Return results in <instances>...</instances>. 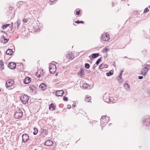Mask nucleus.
I'll return each instance as SVG.
<instances>
[{
  "label": "nucleus",
  "instance_id": "1",
  "mask_svg": "<svg viewBox=\"0 0 150 150\" xmlns=\"http://www.w3.org/2000/svg\"><path fill=\"white\" fill-rule=\"evenodd\" d=\"M23 116V113L22 111L20 109L16 110L15 112V117L16 119L21 118Z\"/></svg>",
  "mask_w": 150,
  "mask_h": 150
},
{
  "label": "nucleus",
  "instance_id": "2",
  "mask_svg": "<svg viewBox=\"0 0 150 150\" xmlns=\"http://www.w3.org/2000/svg\"><path fill=\"white\" fill-rule=\"evenodd\" d=\"M50 72L51 74L54 73L56 70V65L54 64H51L49 66Z\"/></svg>",
  "mask_w": 150,
  "mask_h": 150
},
{
  "label": "nucleus",
  "instance_id": "3",
  "mask_svg": "<svg viewBox=\"0 0 150 150\" xmlns=\"http://www.w3.org/2000/svg\"><path fill=\"white\" fill-rule=\"evenodd\" d=\"M20 99L23 104H25L28 102L29 98L27 95H24L21 96Z\"/></svg>",
  "mask_w": 150,
  "mask_h": 150
},
{
  "label": "nucleus",
  "instance_id": "4",
  "mask_svg": "<svg viewBox=\"0 0 150 150\" xmlns=\"http://www.w3.org/2000/svg\"><path fill=\"white\" fill-rule=\"evenodd\" d=\"M109 35L108 34H103L102 35L101 40L103 41H108L110 39Z\"/></svg>",
  "mask_w": 150,
  "mask_h": 150
},
{
  "label": "nucleus",
  "instance_id": "5",
  "mask_svg": "<svg viewBox=\"0 0 150 150\" xmlns=\"http://www.w3.org/2000/svg\"><path fill=\"white\" fill-rule=\"evenodd\" d=\"M150 67V65H146V66L142 70L141 74L144 76H145Z\"/></svg>",
  "mask_w": 150,
  "mask_h": 150
},
{
  "label": "nucleus",
  "instance_id": "6",
  "mask_svg": "<svg viewBox=\"0 0 150 150\" xmlns=\"http://www.w3.org/2000/svg\"><path fill=\"white\" fill-rule=\"evenodd\" d=\"M13 80L12 79H9L7 80L6 83V87H10L13 86L14 84Z\"/></svg>",
  "mask_w": 150,
  "mask_h": 150
},
{
  "label": "nucleus",
  "instance_id": "7",
  "mask_svg": "<svg viewBox=\"0 0 150 150\" xmlns=\"http://www.w3.org/2000/svg\"><path fill=\"white\" fill-rule=\"evenodd\" d=\"M22 142H26L29 139V137L28 134H24L22 135Z\"/></svg>",
  "mask_w": 150,
  "mask_h": 150
},
{
  "label": "nucleus",
  "instance_id": "8",
  "mask_svg": "<svg viewBox=\"0 0 150 150\" xmlns=\"http://www.w3.org/2000/svg\"><path fill=\"white\" fill-rule=\"evenodd\" d=\"M103 99L106 103H109V96L108 93H106L103 96Z\"/></svg>",
  "mask_w": 150,
  "mask_h": 150
},
{
  "label": "nucleus",
  "instance_id": "9",
  "mask_svg": "<svg viewBox=\"0 0 150 150\" xmlns=\"http://www.w3.org/2000/svg\"><path fill=\"white\" fill-rule=\"evenodd\" d=\"M143 123L144 125L145 126H148L150 123V117L149 118H146L143 120Z\"/></svg>",
  "mask_w": 150,
  "mask_h": 150
},
{
  "label": "nucleus",
  "instance_id": "10",
  "mask_svg": "<svg viewBox=\"0 0 150 150\" xmlns=\"http://www.w3.org/2000/svg\"><path fill=\"white\" fill-rule=\"evenodd\" d=\"M66 57L68 60H70V59L72 60L74 58V55L71 52L69 54L68 53L66 56Z\"/></svg>",
  "mask_w": 150,
  "mask_h": 150
},
{
  "label": "nucleus",
  "instance_id": "11",
  "mask_svg": "<svg viewBox=\"0 0 150 150\" xmlns=\"http://www.w3.org/2000/svg\"><path fill=\"white\" fill-rule=\"evenodd\" d=\"M8 67L10 69H14L16 67V64L13 62H10L8 64Z\"/></svg>",
  "mask_w": 150,
  "mask_h": 150
},
{
  "label": "nucleus",
  "instance_id": "12",
  "mask_svg": "<svg viewBox=\"0 0 150 150\" xmlns=\"http://www.w3.org/2000/svg\"><path fill=\"white\" fill-rule=\"evenodd\" d=\"M64 93V91L62 90L57 91L55 92L56 95L59 96H62Z\"/></svg>",
  "mask_w": 150,
  "mask_h": 150
},
{
  "label": "nucleus",
  "instance_id": "13",
  "mask_svg": "<svg viewBox=\"0 0 150 150\" xmlns=\"http://www.w3.org/2000/svg\"><path fill=\"white\" fill-rule=\"evenodd\" d=\"M53 142L50 140H47L45 143V145L47 146L52 145L53 144Z\"/></svg>",
  "mask_w": 150,
  "mask_h": 150
},
{
  "label": "nucleus",
  "instance_id": "14",
  "mask_svg": "<svg viewBox=\"0 0 150 150\" xmlns=\"http://www.w3.org/2000/svg\"><path fill=\"white\" fill-rule=\"evenodd\" d=\"M39 87L41 90L44 91L46 88V86L44 83H42L40 85Z\"/></svg>",
  "mask_w": 150,
  "mask_h": 150
},
{
  "label": "nucleus",
  "instance_id": "15",
  "mask_svg": "<svg viewBox=\"0 0 150 150\" xmlns=\"http://www.w3.org/2000/svg\"><path fill=\"white\" fill-rule=\"evenodd\" d=\"M31 81V79L29 77H26L24 80V83L25 84H28Z\"/></svg>",
  "mask_w": 150,
  "mask_h": 150
},
{
  "label": "nucleus",
  "instance_id": "16",
  "mask_svg": "<svg viewBox=\"0 0 150 150\" xmlns=\"http://www.w3.org/2000/svg\"><path fill=\"white\" fill-rule=\"evenodd\" d=\"M117 79L119 81V82L121 83L123 81V79L122 78V75L121 74H119V75L117 77Z\"/></svg>",
  "mask_w": 150,
  "mask_h": 150
},
{
  "label": "nucleus",
  "instance_id": "17",
  "mask_svg": "<svg viewBox=\"0 0 150 150\" xmlns=\"http://www.w3.org/2000/svg\"><path fill=\"white\" fill-rule=\"evenodd\" d=\"M40 24L39 23H37L34 26V28L36 30H39L40 28V27L39 25Z\"/></svg>",
  "mask_w": 150,
  "mask_h": 150
},
{
  "label": "nucleus",
  "instance_id": "18",
  "mask_svg": "<svg viewBox=\"0 0 150 150\" xmlns=\"http://www.w3.org/2000/svg\"><path fill=\"white\" fill-rule=\"evenodd\" d=\"M55 106L52 103H51L49 105V109L50 110L53 111L55 109Z\"/></svg>",
  "mask_w": 150,
  "mask_h": 150
},
{
  "label": "nucleus",
  "instance_id": "19",
  "mask_svg": "<svg viewBox=\"0 0 150 150\" xmlns=\"http://www.w3.org/2000/svg\"><path fill=\"white\" fill-rule=\"evenodd\" d=\"M13 51L11 49H8L6 52V54L7 55H11L13 53Z\"/></svg>",
  "mask_w": 150,
  "mask_h": 150
},
{
  "label": "nucleus",
  "instance_id": "20",
  "mask_svg": "<svg viewBox=\"0 0 150 150\" xmlns=\"http://www.w3.org/2000/svg\"><path fill=\"white\" fill-rule=\"evenodd\" d=\"M124 88L127 91H129L130 90L129 86L128 84L126 83L124 86Z\"/></svg>",
  "mask_w": 150,
  "mask_h": 150
},
{
  "label": "nucleus",
  "instance_id": "21",
  "mask_svg": "<svg viewBox=\"0 0 150 150\" xmlns=\"http://www.w3.org/2000/svg\"><path fill=\"white\" fill-rule=\"evenodd\" d=\"M21 24V21L19 19H18L16 22L15 23V24L16 25L17 28L18 29L20 25Z\"/></svg>",
  "mask_w": 150,
  "mask_h": 150
},
{
  "label": "nucleus",
  "instance_id": "22",
  "mask_svg": "<svg viewBox=\"0 0 150 150\" xmlns=\"http://www.w3.org/2000/svg\"><path fill=\"white\" fill-rule=\"evenodd\" d=\"M108 67V65L107 64H102L99 66V68L102 69L104 68H107Z\"/></svg>",
  "mask_w": 150,
  "mask_h": 150
},
{
  "label": "nucleus",
  "instance_id": "23",
  "mask_svg": "<svg viewBox=\"0 0 150 150\" xmlns=\"http://www.w3.org/2000/svg\"><path fill=\"white\" fill-rule=\"evenodd\" d=\"M99 55V53H93L92 54V58H95L98 57Z\"/></svg>",
  "mask_w": 150,
  "mask_h": 150
},
{
  "label": "nucleus",
  "instance_id": "24",
  "mask_svg": "<svg viewBox=\"0 0 150 150\" xmlns=\"http://www.w3.org/2000/svg\"><path fill=\"white\" fill-rule=\"evenodd\" d=\"M113 74V71L111 70L109 71L108 72L106 73V75L107 76H110L112 75Z\"/></svg>",
  "mask_w": 150,
  "mask_h": 150
},
{
  "label": "nucleus",
  "instance_id": "25",
  "mask_svg": "<svg viewBox=\"0 0 150 150\" xmlns=\"http://www.w3.org/2000/svg\"><path fill=\"white\" fill-rule=\"evenodd\" d=\"M91 97L88 96H86V97L85 100L87 102H89V101L91 100Z\"/></svg>",
  "mask_w": 150,
  "mask_h": 150
},
{
  "label": "nucleus",
  "instance_id": "26",
  "mask_svg": "<svg viewBox=\"0 0 150 150\" xmlns=\"http://www.w3.org/2000/svg\"><path fill=\"white\" fill-rule=\"evenodd\" d=\"M0 67L2 70L4 69V63L3 61L2 60L0 61Z\"/></svg>",
  "mask_w": 150,
  "mask_h": 150
},
{
  "label": "nucleus",
  "instance_id": "27",
  "mask_svg": "<svg viewBox=\"0 0 150 150\" xmlns=\"http://www.w3.org/2000/svg\"><path fill=\"white\" fill-rule=\"evenodd\" d=\"M34 132H33V134L34 135H36L38 132V129L36 127L34 128Z\"/></svg>",
  "mask_w": 150,
  "mask_h": 150
},
{
  "label": "nucleus",
  "instance_id": "28",
  "mask_svg": "<svg viewBox=\"0 0 150 150\" xmlns=\"http://www.w3.org/2000/svg\"><path fill=\"white\" fill-rule=\"evenodd\" d=\"M10 25V24H5L3 25L2 27V28L3 29H6L7 27L9 26Z\"/></svg>",
  "mask_w": 150,
  "mask_h": 150
},
{
  "label": "nucleus",
  "instance_id": "29",
  "mask_svg": "<svg viewBox=\"0 0 150 150\" xmlns=\"http://www.w3.org/2000/svg\"><path fill=\"white\" fill-rule=\"evenodd\" d=\"M34 87L33 86H30L28 88V90L30 91V92H32L33 90V88Z\"/></svg>",
  "mask_w": 150,
  "mask_h": 150
},
{
  "label": "nucleus",
  "instance_id": "30",
  "mask_svg": "<svg viewBox=\"0 0 150 150\" xmlns=\"http://www.w3.org/2000/svg\"><path fill=\"white\" fill-rule=\"evenodd\" d=\"M83 71L82 69L80 71L78 72V75L79 76H81V77H82V75H83Z\"/></svg>",
  "mask_w": 150,
  "mask_h": 150
},
{
  "label": "nucleus",
  "instance_id": "31",
  "mask_svg": "<svg viewBox=\"0 0 150 150\" xmlns=\"http://www.w3.org/2000/svg\"><path fill=\"white\" fill-rule=\"evenodd\" d=\"M88 85L87 83H83L82 85V87L83 88H85L88 87Z\"/></svg>",
  "mask_w": 150,
  "mask_h": 150
},
{
  "label": "nucleus",
  "instance_id": "32",
  "mask_svg": "<svg viewBox=\"0 0 150 150\" xmlns=\"http://www.w3.org/2000/svg\"><path fill=\"white\" fill-rule=\"evenodd\" d=\"M101 61V58H99L96 62V64L97 65H98Z\"/></svg>",
  "mask_w": 150,
  "mask_h": 150
},
{
  "label": "nucleus",
  "instance_id": "33",
  "mask_svg": "<svg viewBox=\"0 0 150 150\" xmlns=\"http://www.w3.org/2000/svg\"><path fill=\"white\" fill-rule=\"evenodd\" d=\"M90 66L89 64L86 63L85 64V67L86 69H89Z\"/></svg>",
  "mask_w": 150,
  "mask_h": 150
},
{
  "label": "nucleus",
  "instance_id": "34",
  "mask_svg": "<svg viewBox=\"0 0 150 150\" xmlns=\"http://www.w3.org/2000/svg\"><path fill=\"white\" fill-rule=\"evenodd\" d=\"M107 47H108L107 46L103 49V52L106 53L107 51L108 50V49L107 48Z\"/></svg>",
  "mask_w": 150,
  "mask_h": 150
},
{
  "label": "nucleus",
  "instance_id": "35",
  "mask_svg": "<svg viewBox=\"0 0 150 150\" xmlns=\"http://www.w3.org/2000/svg\"><path fill=\"white\" fill-rule=\"evenodd\" d=\"M75 23H78V24H79V23H84V22L83 21H79V20H78L77 21H75Z\"/></svg>",
  "mask_w": 150,
  "mask_h": 150
},
{
  "label": "nucleus",
  "instance_id": "36",
  "mask_svg": "<svg viewBox=\"0 0 150 150\" xmlns=\"http://www.w3.org/2000/svg\"><path fill=\"white\" fill-rule=\"evenodd\" d=\"M109 102H113L114 101V99L112 97H109Z\"/></svg>",
  "mask_w": 150,
  "mask_h": 150
},
{
  "label": "nucleus",
  "instance_id": "37",
  "mask_svg": "<svg viewBox=\"0 0 150 150\" xmlns=\"http://www.w3.org/2000/svg\"><path fill=\"white\" fill-rule=\"evenodd\" d=\"M63 100L65 101H67L68 100V99L67 97L64 96L63 98Z\"/></svg>",
  "mask_w": 150,
  "mask_h": 150
},
{
  "label": "nucleus",
  "instance_id": "38",
  "mask_svg": "<svg viewBox=\"0 0 150 150\" xmlns=\"http://www.w3.org/2000/svg\"><path fill=\"white\" fill-rule=\"evenodd\" d=\"M80 10H78V11H77L76 12V14L77 15H79L80 14Z\"/></svg>",
  "mask_w": 150,
  "mask_h": 150
},
{
  "label": "nucleus",
  "instance_id": "39",
  "mask_svg": "<svg viewBox=\"0 0 150 150\" xmlns=\"http://www.w3.org/2000/svg\"><path fill=\"white\" fill-rule=\"evenodd\" d=\"M117 3L116 2L113 1L112 2V6H114L115 4H117Z\"/></svg>",
  "mask_w": 150,
  "mask_h": 150
},
{
  "label": "nucleus",
  "instance_id": "40",
  "mask_svg": "<svg viewBox=\"0 0 150 150\" xmlns=\"http://www.w3.org/2000/svg\"><path fill=\"white\" fill-rule=\"evenodd\" d=\"M149 11V9L147 8H145V9H144V12L146 13V12H148Z\"/></svg>",
  "mask_w": 150,
  "mask_h": 150
},
{
  "label": "nucleus",
  "instance_id": "41",
  "mask_svg": "<svg viewBox=\"0 0 150 150\" xmlns=\"http://www.w3.org/2000/svg\"><path fill=\"white\" fill-rule=\"evenodd\" d=\"M28 19L24 18L23 19V21L24 22L26 23L28 21Z\"/></svg>",
  "mask_w": 150,
  "mask_h": 150
},
{
  "label": "nucleus",
  "instance_id": "42",
  "mask_svg": "<svg viewBox=\"0 0 150 150\" xmlns=\"http://www.w3.org/2000/svg\"><path fill=\"white\" fill-rule=\"evenodd\" d=\"M105 118V116H102V117H101V119H100V122H102V120H101V119L104 120Z\"/></svg>",
  "mask_w": 150,
  "mask_h": 150
},
{
  "label": "nucleus",
  "instance_id": "43",
  "mask_svg": "<svg viewBox=\"0 0 150 150\" xmlns=\"http://www.w3.org/2000/svg\"><path fill=\"white\" fill-rule=\"evenodd\" d=\"M4 40L5 41L4 43H7L8 41L9 40V39H7L4 38Z\"/></svg>",
  "mask_w": 150,
  "mask_h": 150
},
{
  "label": "nucleus",
  "instance_id": "44",
  "mask_svg": "<svg viewBox=\"0 0 150 150\" xmlns=\"http://www.w3.org/2000/svg\"><path fill=\"white\" fill-rule=\"evenodd\" d=\"M143 77L142 76H138V78L139 79H143Z\"/></svg>",
  "mask_w": 150,
  "mask_h": 150
},
{
  "label": "nucleus",
  "instance_id": "45",
  "mask_svg": "<svg viewBox=\"0 0 150 150\" xmlns=\"http://www.w3.org/2000/svg\"><path fill=\"white\" fill-rule=\"evenodd\" d=\"M38 72H37L36 73V75L37 76V77H40V74H38Z\"/></svg>",
  "mask_w": 150,
  "mask_h": 150
},
{
  "label": "nucleus",
  "instance_id": "46",
  "mask_svg": "<svg viewBox=\"0 0 150 150\" xmlns=\"http://www.w3.org/2000/svg\"><path fill=\"white\" fill-rule=\"evenodd\" d=\"M67 106H68V107H67V108L68 109H69L71 108V105H67Z\"/></svg>",
  "mask_w": 150,
  "mask_h": 150
},
{
  "label": "nucleus",
  "instance_id": "47",
  "mask_svg": "<svg viewBox=\"0 0 150 150\" xmlns=\"http://www.w3.org/2000/svg\"><path fill=\"white\" fill-rule=\"evenodd\" d=\"M123 71V70H121V71H120V74H121V75H122Z\"/></svg>",
  "mask_w": 150,
  "mask_h": 150
},
{
  "label": "nucleus",
  "instance_id": "48",
  "mask_svg": "<svg viewBox=\"0 0 150 150\" xmlns=\"http://www.w3.org/2000/svg\"><path fill=\"white\" fill-rule=\"evenodd\" d=\"M72 106H73V107H75V106H76V105H75V104H73V105H72Z\"/></svg>",
  "mask_w": 150,
  "mask_h": 150
},
{
  "label": "nucleus",
  "instance_id": "49",
  "mask_svg": "<svg viewBox=\"0 0 150 150\" xmlns=\"http://www.w3.org/2000/svg\"><path fill=\"white\" fill-rule=\"evenodd\" d=\"M13 23H11V27L13 28Z\"/></svg>",
  "mask_w": 150,
  "mask_h": 150
},
{
  "label": "nucleus",
  "instance_id": "50",
  "mask_svg": "<svg viewBox=\"0 0 150 150\" xmlns=\"http://www.w3.org/2000/svg\"><path fill=\"white\" fill-rule=\"evenodd\" d=\"M51 2H54L55 0H50Z\"/></svg>",
  "mask_w": 150,
  "mask_h": 150
},
{
  "label": "nucleus",
  "instance_id": "51",
  "mask_svg": "<svg viewBox=\"0 0 150 150\" xmlns=\"http://www.w3.org/2000/svg\"><path fill=\"white\" fill-rule=\"evenodd\" d=\"M96 67V65L95 64H94V65H93V69H94V68L95 67Z\"/></svg>",
  "mask_w": 150,
  "mask_h": 150
},
{
  "label": "nucleus",
  "instance_id": "52",
  "mask_svg": "<svg viewBox=\"0 0 150 150\" xmlns=\"http://www.w3.org/2000/svg\"><path fill=\"white\" fill-rule=\"evenodd\" d=\"M125 58H127V57L125 56Z\"/></svg>",
  "mask_w": 150,
  "mask_h": 150
},
{
  "label": "nucleus",
  "instance_id": "53",
  "mask_svg": "<svg viewBox=\"0 0 150 150\" xmlns=\"http://www.w3.org/2000/svg\"><path fill=\"white\" fill-rule=\"evenodd\" d=\"M149 7L150 8V5L149 6Z\"/></svg>",
  "mask_w": 150,
  "mask_h": 150
},
{
  "label": "nucleus",
  "instance_id": "54",
  "mask_svg": "<svg viewBox=\"0 0 150 150\" xmlns=\"http://www.w3.org/2000/svg\"><path fill=\"white\" fill-rule=\"evenodd\" d=\"M57 74H56V76H57Z\"/></svg>",
  "mask_w": 150,
  "mask_h": 150
},
{
  "label": "nucleus",
  "instance_id": "55",
  "mask_svg": "<svg viewBox=\"0 0 150 150\" xmlns=\"http://www.w3.org/2000/svg\"><path fill=\"white\" fill-rule=\"evenodd\" d=\"M3 38H4V36H3Z\"/></svg>",
  "mask_w": 150,
  "mask_h": 150
}]
</instances>
